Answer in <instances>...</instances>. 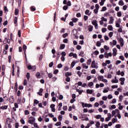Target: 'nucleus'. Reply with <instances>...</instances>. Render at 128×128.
Here are the masks:
<instances>
[{"mask_svg": "<svg viewBox=\"0 0 128 128\" xmlns=\"http://www.w3.org/2000/svg\"><path fill=\"white\" fill-rule=\"evenodd\" d=\"M96 46H97L98 48L102 46V43L100 41H98L96 44Z\"/></svg>", "mask_w": 128, "mask_h": 128, "instance_id": "4be33fe9", "label": "nucleus"}, {"mask_svg": "<svg viewBox=\"0 0 128 128\" xmlns=\"http://www.w3.org/2000/svg\"><path fill=\"white\" fill-rule=\"evenodd\" d=\"M104 48L106 50H110V47L106 45L104 46Z\"/></svg>", "mask_w": 128, "mask_h": 128, "instance_id": "f704fd0d", "label": "nucleus"}, {"mask_svg": "<svg viewBox=\"0 0 128 128\" xmlns=\"http://www.w3.org/2000/svg\"><path fill=\"white\" fill-rule=\"evenodd\" d=\"M103 22H108V19L104 18V17H102L101 18Z\"/></svg>", "mask_w": 128, "mask_h": 128, "instance_id": "de8ad7c7", "label": "nucleus"}, {"mask_svg": "<svg viewBox=\"0 0 128 128\" xmlns=\"http://www.w3.org/2000/svg\"><path fill=\"white\" fill-rule=\"evenodd\" d=\"M24 114L26 116H28V114H30V112L28 111V110H26L24 112Z\"/></svg>", "mask_w": 128, "mask_h": 128, "instance_id": "c9c22d12", "label": "nucleus"}, {"mask_svg": "<svg viewBox=\"0 0 128 128\" xmlns=\"http://www.w3.org/2000/svg\"><path fill=\"white\" fill-rule=\"evenodd\" d=\"M14 90H15V92H18V82L15 83V85L14 86Z\"/></svg>", "mask_w": 128, "mask_h": 128, "instance_id": "ddd939ff", "label": "nucleus"}, {"mask_svg": "<svg viewBox=\"0 0 128 128\" xmlns=\"http://www.w3.org/2000/svg\"><path fill=\"white\" fill-rule=\"evenodd\" d=\"M68 36V33H65L62 35V38H66Z\"/></svg>", "mask_w": 128, "mask_h": 128, "instance_id": "58836bf2", "label": "nucleus"}, {"mask_svg": "<svg viewBox=\"0 0 128 128\" xmlns=\"http://www.w3.org/2000/svg\"><path fill=\"white\" fill-rule=\"evenodd\" d=\"M48 76L50 78H52V73L48 74Z\"/></svg>", "mask_w": 128, "mask_h": 128, "instance_id": "13d9d810", "label": "nucleus"}, {"mask_svg": "<svg viewBox=\"0 0 128 128\" xmlns=\"http://www.w3.org/2000/svg\"><path fill=\"white\" fill-rule=\"evenodd\" d=\"M61 54L62 56H66V54L64 52H62Z\"/></svg>", "mask_w": 128, "mask_h": 128, "instance_id": "a18cd8bd", "label": "nucleus"}, {"mask_svg": "<svg viewBox=\"0 0 128 128\" xmlns=\"http://www.w3.org/2000/svg\"><path fill=\"white\" fill-rule=\"evenodd\" d=\"M67 6H72V2H70V1L67 2Z\"/></svg>", "mask_w": 128, "mask_h": 128, "instance_id": "5fc2aeb1", "label": "nucleus"}, {"mask_svg": "<svg viewBox=\"0 0 128 128\" xmlns=\"http://www.w3.org/2000/svg\"><path fill=\"white\" fill-rule=\"evenodd\" d=\"M95 8L96 10H99L100 9V6L98 5V4H96L95 5Z\"/></svg>", "mask_w": 128, "mask_h": 128, "instance_id": "864d4df0", "label": "nucleus"}, {"mask_svg": "<svg viewBox=\"0 0 128 128\" xmlns=\"http://www.w3.org/2000/svg\"><path fill=\"white\" fill-rule=\"evenodd\" d=\"M126 78H120V81L121 82H124Z\"/></svg>", "mask_w": 128, "mask_h": 128, "instance_id": "72a5a7b5", "label": "nucleus"}, {"mask_svg": "<svg viewBox=\"0 0 128 128\" xmlns=\"http://www.w3.org/2000/svg\"><path fill=\"white\" fill-rule=\"evenodd\" d=\"M54 66V62H51L49 64V68H52V66Z\"/></svg>", "mask_w": 128, "mask_h": 128, "instance_id": "680f3d73", "label": "nucleus"}, {"mask_svg": "<svg viewBox=\"0 0 128 128\" xmlns=\"http://www.w3.org/2000/svg\"><path fill=\"white\" fill-rule=\"evenodd\" d=\"M100 122H98L96 123V128H100Z\"/></svg>", "mask_w": 128, "mask_h": 128, "instance_id": "bb28decb", "label": "nucleus"}, {"mask_svg": "<svg viewBox=\"0 0 128 128\" xmlns=\"http://www.w3.org/2000/svg\"><path fill=\"white\" fill-rule=\"evenodd\" d=\"M10 98L12 100L10 101V102H11V104H14V96H11Z\"/></svg>", "mask_w": 128, "mask_h": 128, "instance_id": "aec40b11", "label": "nucleus"}, {"mask_svg": "<svg viewBox=\"0 0 128 128\" xmlns=\"http://www.w3.org/2000/svg\"><path fill=\"white\" fill-rule=\"evenodd\" d=\"M104 58H108L109 56H108V52H105L104 54Z\"/></svg>", "mask_w": 128, "mask_h": 128, "instance_id": "c756f323", "label": "nucleus"}, {"mask_svg": "<svg viewBox=\"0 0 128 128\" xmlns=\"http://www.w3.org/2000/svg\"><path fill=\"white\" fill-rule=\"evenodd\" d=\"M26 78L28 80H30V72L26 73Z\"/></svg>", "mask_w": 128, "mask_h": 128, "instance_id": "6ab92c4d", "label": "nucleus"}, {"mask_svg": "<svg viewBox=\"0 0 128 128\" xmlns=\"http://www.w3.org/2000/svg\"><path fill=\"white\" fill-rule=\"evenodd\" d=\"M66 82H70V78L66 77Z\"/></svg>", "mask_w": 128, "mask_h": 128, "instance_id": "ea45409f", "label": "nucleus"}, {"mask_svg": "<svg viewBox=\"0 0 128 128\" xmlns=\"http://www.w3.org/2000/svg\"><path fill=\"white\" fill-rule=\"evenodd\" d=\"M36 76L37 78H40V72H36Z\"/></svg>", "mask_w": 128, "mask_h": 128, "instance_id": "9b49d317", "label": "nucleus"}, {"mask_svg": "<svg viewBox=\"0 0 128 128\" xmlns=\"http://www.w3.org/2000/svg\"><path fill=\"white\" fill-rule=\"evenodd\" d=\"M68 38H65L63 40V42H64V44H68Z\"/></svg>", "mask_w": 128, "mask_h": 128, "instance_id": "a19ab883", "label": "nucleus"}, {"mask_svg": "<svg viewBox=\"0 0 128 128\" xmlns=\"http://www.w3.org/2000/svg\"><path fill=\"white\" fill-rule=\"evenodd\" d=\"M112 56H116L117 54L116 52H118V50H116V48H114L112 50Z\"/></svg>", "mask_w": 128, "mask_h": 128, "instance_id": "39448f33", "label": "nucleus"}, {"mask_svg": "<svg viewBox=\"0 0 128 128\" xmlns=\"http://www.w3.org/2000/svg\"><path fill=\"white\" fill-rule=\"evenodd\" d=\"M117 16L119 18H120V16H122V12H118Z\"/></svg>", "mask_w": 128, "mask_h": 128, "instance_id": "4d7b16f0", "label": "nucleus"}, {"mask_svg": "<svg viewBox=\"0 0 128 128\" xmlns=\"http://www.w3.org/2000/svg\"><path fill=\"white\" fill-rule=\"evenodd\" d=\"M36 122V118L34 117L31 116L29 118L28 123L30 124H34V123Z\"/></svg>", "mask_w": 128, "mask_h": 128, "instance_id": "f03ea898", "label": "nucleus"}, {"mask_svg": "<svg viewBox=\"0 0 128 128\" xmlns=\"http://www.w3.org/2000/svg\"><path fill=\"white\" fill-rule=\"evenodd\" d=\"M88 30L89 32H92V30L94 28V26H92V25H89L88 26Z\"/></svg>", "mask_w": 128, "mask_h": 128, "instance_id": "0eeeda50", "label": "nucleus"}, {"mask_svg": "<svg viewBox=\"0 0 128 128\" xmlns=\"http://www.w3.org/2000/svg\"><path fill=\"white\" fill-rule=\"evenodd\" d=\"M104 38L105 40H110V38H108V36L106 35L104 36Z\"/></svg>", "mask_w": 128, "mask_h": 128, "instance_id": "8fccbe9b", "label": "nucleus"}, {"mask_svg": "<svg viewBox=\"0 0 128 128\" xmlns=\"http://www.w3.org/2000/svg\"><path fill=\"white\" fill-rule=\"evenodd\" d=\"M65 76H66V78H68V76H72V73H70V72H66L65 74Z\"/></svg>", "mask_w": 128, "mask_h": 128, "instance_id": "f8f14e48", "label": "nucleus"}, {"mask_svg": "<svg viewBox=\"0 0 128 128\" xmlns=\"http://www.w3.org/2000/svg\"><path fill=\"white\" fill-rule=\"evenodd\" d=\"M76 48L78 50H81L82 49V46H80V45H78L76 46Z\"/></svg>", "mask_w": 128, "mask_h": 128, "instance_id": "69168bd1", "label": "nucleus"}, {"mask_svg": "<svg viewBox=\"0 0 128 128\" xmlns=\"http://www.w3.org/2000/svg\"><path fill=\"white\" fill-rule=\"evenodd\" d=\"M58 73V70H55L54 71V74H57Z\"/></svg>", "mask_w": 128, "mask_h": 128, "instance_id": "09e8293b", "label": "nucleus"}, {"mask_svg": "<svg viewBox=\"0 0 128 128\" xmlns=\"http://www.w3.org/2000/svg\"><path fill=\"white\" fill-rule=\"evenodd\" d=\"M84 51H81V52H80V53H79L78 56H82L84 55Z\"/></svg>", "mask_w": 128, "mask_h": 128, "instance_id": "cd10ccee", "label": "nucleus"}, {"mask_svg": "<svg viewBox=\"0 0 128 128\" xmlns=\"http://www.w3.org/2000/svg\"><path fill=\"white\" fill-rule=\"evenodd\" d=\"M106 10H107V8H106V6H103L101 10V12H106Z\"/></svg>", "mask_w": 128, "mask_h": 128, "instance_id": "c85d7f7f", "label": "nucleus"}, {"mask_svg": "<svg viewBox=\"0 0 128 128\" xmlns=\"http://www.w3.org/2000/svg\"><path fill=\"white\" fill-rule=\"evenodd\" d=\"M98 80H102L104 79V76H99L98 77Z\"/></svg>", "mask_w": 128, "mask_h": 128, "instance_id": "dca6fc26", "label": "nucleus"}, {"mask_svg": "<svg viewBox=\"0 0 128 128\" xmlns=\"http://www.w3.org/2000/svg\"><path fill=\"white\" fill-rule=\"evenodd\" d=\"M72 21L73 22H78V18H72Z\"/></svg>", "mask_w": 128, "mask_h": 128, "instance_id": "a878e982", "label": "nucleus"}, {"mask_svg": "<svg viewBox=\"0 0 128 128\" xmlns=\"http://www.w3.org/2000/svg\"><path fill=\"white\" fill-rule=\"evenodd\" d=\"M96 118V120H100V118H102V115L100 114H98L97 116H95Z\"/></svg>", "mask_w": 128, "mask_h": 128, "instance_id": "b1692460", "label": "nucleus"}, {"mask_svg": "<svg viewBox=\"0 0 128 128\" xmlns=\"http://www.w3.org/2000/svg\"><path fill=\"white\" fill-rule=\"evenodd\" d=\"M104 58V54H101L99 56V58L102 60V58Z\"/></svg>", "mask_w": 128, "mask_h": 128, "instance_id": "79ce46f5", "label": "nucleus"}, {"mask_svg": "<svg viewBox=\"0 0 128 128\" xmlns=\"http://www.w3.org/2000/svg\"><path fill=\"white\" fill-rule=\"evenodd\" d=\"M14 24H17V23H18V17H16V16H15V17H14Z\"/></svg>", "mask_w": 128, "mask_h": 128, "instance_id": "412c9836", "label": "nucleus"}, {"mask_svg": "<svg viewBox=\"0 0 128 128\" xmlns=\"http://www.w3.org/2000/svg\"><path fill=\"white\" fill-rule=\"evenodd\" d=\"M92 68H98V66L96 65V61L95 60H93L92 62Z\"/></svg>", "mask_w": 128, "mask_h": 128, "instance_id": "20e7f679", "label": "nucleus"}, {"mask_svg": "<svg viewBox=\"0 0 128 128\" xmlns=\"http://www.w3.org/2000/svg\"><path fill=\"white\" fill-rule=\"evenodd\" d=\"M60 124H62V122H60H60H57L55 124V126H60Z\"/></svg>", "mask_w": 128, "mask_h": 128, "instance_id": "7c9ffc66", "label": "nucleus"}, {"mask_svg": "<svg viewBox=\"0 0 128 128\" xmlns=\"http://www.w3.org/2000/svg\"><path fill=\"white\" fill-rule=\"evenodd\" d=\"M102 100H108V96H103Z\"/></svg>", "mask_w": 128, "mask_h": 128, "instance_id": "603ef678", "label": "nucleus"}, {"mask_svg": "<svg viewBox=\"0 0 128 128\" xmlns=\"http://www.w3.org/2000/svg\"><path fill=\"white\" fill-rule=\"evenodd\" d=\"M124 98V96H122V95H121L119 96V99L120 100H119V102H122V99Z\"/></svg>", "mask_w": 128, "mask_h": 128, "instance_id": "6e6d98bb", "label": "nucleus"}, {"mask_svg": "<svg viewBox=\"0 0 128 128\" xmlns=\"http://www.w3.org/2000/svg\"><path fill=\"white\" fill-rule=\"evenodd\" d=\"M73 36H76L78 34V30L76 28H74L72 30Z\"/></svg>", "mask_w": 128, "mask_h": 128, "instance_id": "423d86ee", "label": "nucleus"}, {"mask_svg": "<svg viewBox=\"0 0 128 128\" xmlns=\"http://www.w3.org/2000/svg\"><path fill=\"white\" fill-rule=\"evenodd\" d=\"M106 32V28H102V32Z\"/></svg>", "mask_w": 128, "mask_h": 128, "instance_id": "338daca9", "label": "nucleus"}, {"mask_svg": "<svg viewBox=\"0 0 128 128\" xmlns=\"http://www.w3.org/2000/svg\"><path fill=\"white\" fill-rule=\"evenodd\" d=\"M98 54H100V52H98V50H95L94 52V54H95V56H98Z\"/></svg>", "mask_w": 128, "mask_h": 128, "instance_id": "4c0bfd02", "label": "nucleus"}, {"mask_svg": "<svg viewBox=\"0 0 128 128\" xmlns=\"http://www.w3.org/2000/svg\"><path fill=\"white\" fill-rule=\"evenodd\" d=\"M116 128H120V124H117L116 125Z\"/></svg>", "mask_w": 128, "mask_h": 128, "instance_id": "774afa93", "label": "nucleus"}, {"mask_svg": "<svg viewBox=\"0 0 128 128\" xmlns=\"http://www.w3.org/2000/svg\"><path fill=\"white\" fill-rule=\"evenodd\" d=\"M108 30H114L113 28H112V26L110 25L108 26Z\"/></svg>", "mask_w": 128, "mask_h": 128, "instance_id": "a211bd4d", "label": "nucleus"}, {"mask_svg": "<svg viewBox=\"0 0 128 128\" xmlns=\"http://www.w3.org/2000/svg\"><path fill=\"white\" fill-rule=\"evenodd\" d=\"M57 68H62V64H60L58 65Z\"/></svg>", "mask_w": 128, "mask_h": 128, "instance_id": "e433bc0d", "label": "nucleus"}, {"mask_svg": "<svg viewBox=\"0 0 128 128\" xmlns=\"http://www.w3.org/2000/svg\"><path fill=\"white\" fill-rule=\"evenodd\" d=\"M81 104L82 106V108H92V105L90 104H86L84 102H81Z\"/></svg>", "mask_w": 128, "mask_h": 128, "instance_id": "f257e3e1", "label": "nucleus"}, {"mask_svg": "<svg viewBox=\"0 0 128 128\" xmlns=\"http://www.w3.org/2000/svg\"><path fill=\"white\" fill-rule=\"evenodd\" d=\"M75 65H76V62H75V61H73V62H72V64H71V66H72V68H74Z\"/></svg>", "mask_w": 128, "mask_h": 128, "instance_id": "473e14b6", "label": "nucleus"}, {"mask_svg": "<svg viewBox=\"0 0 128 128\" xmlns=\"http://www.w3.org/2000/svg\"><path fill=\"white\" fill-rule=\"evenodd\" d=\"M91 62H92V59H89L87 62V64L88 66L90 64Z\"/></svg>", "mask_w": 128, "mask_h": 128, "instance_id": "c03bdc74", "label": "nucleus"}, {"mask_svg": "<svg viewBox=\"0 0 128 128\" xmlns=\"http://www.w3.org/2000/svg\"><path fill=\"white\" fill-rule=\"evenodd\" d=\"M116 43H117L116 40H113L112 44H113L114 46H116Z\"/></svg>", "mask_w": 128, "mask_h": 128, "instance_id": "e2e57ef3", "label": "nucleus"}, {"mask_svg": "<svg viewBox=\"0 0 128 128\" xmlns=\"http://www.w3.org/2000/svg\"><path fill=\"white\" fill-rule=\"evenodd\" d=\"M32 12H35L36 8H34V6H31L30 8Z\"/></svg>", "mask_w": 128, "mask_h": 128, "instance_id": "052dcab7", "label": "nucleus"}, {"mask_svg": "<svg viewBox=\"0 0 128 128\" xmlns=\"http://www.w3.org/2000/svg\"><path fill=\"white\" fill-rule=\"evenodd\" d=\"M82 68H86V70H87V68H88V66H86V64H82Z\"/></svg>", "mask_w": 128, "mask_h": 128, "instance_id": "4468645a", "label": "nucleus"}, {"mask_svg": "<svg viewBox=\"0 0 128 128\" xmlns=\"http://www.w3.org/2000/svg\"><path fill=\"white\" fill-rule=\"evenodd\" d=\"M8 106H4L0 107V110H8Z\"/></svg>", "mask_w": 128, "mask_h": 128, "instance_id": "6e6552de", "label": "nucleus"}, {"mask_svg": "<svg viewBox=\"0 0 128 128\" xmlns=\"http://www.w3.org/2000/svg\"><path fill=\"white\" fill-rule=\"evenodd\" d=\"M18 12H19L18 9V8L15 9L14 14L16 16H18Z\"/></svg>", "mask_w": 128, "mask_h": 128, "instance_id": "5701e85b", "label": "nucleus"}, {"mask_svg": "<svg viewBox=\"0 0 128 128\" xmlns=\"http://www.w3.org/2000/svg\"><path fill=\"white\" fill-rule=\"evenodd\" d=\"M119 6H124V2H122V0H120L118 2Z\"/></svg>", "mask_w": 128, "mask_h": 128, "instance_id": "f3484780", "label": "nucleus"}, {"mask_svg": "<svg viewBox=\"0 0 128 128\" xmlns=\"http://www.w3.org/2000/svg\"><path fill=\"white\" fill-rule=\"evenodd\" d=\"M110 118H112V117H107L106 118V122H108L109 120H110Z\"/></svg>", "mask_w": 128, "mask_h": 128, "instance_id": "bf43d9fd", "label": "nucleus"}, {"mask_svg": "<svg viewBox=\"0 0 128 128\" xmlns=\"http://www.w3.org/2000/svg\"><path fill=\"white\" fill-rule=\"evenodd\" d=\"M126 8H128V6L124 5V6H123L124 10H126Z\"/></svg>", "mask_w": 128, "mask_h": 128, "instance_id": "0e129e2a", "label": "nucleus"}, {"mask_svg": "<svg viewBox=\"0 0 128 128\" xmlns=\"http://www.w3.org/2000/svg\"><path fill=\"white\" fill-rule=\"evenodd\" d=\"M88 19V16H84V20L86 22V20Z\"/></svg>", "mask_w": 128, "mask_h": 128, "instance_id": "3c124183", "label": "nucleus"}, {"mask_svg": "<svg viewBox=\"0 0 128 128\" xmlns=\"http://www.w3.org/2000/svg\"><path fill=\"white\" fill-rule=\"evenodd\" d=\"M92 92H94L93 90L88 89L86 90V94H92Z\"/></svg>", "mask_w": 128, "mask_h": 128, "instance_id": "1a4fd4ad", "label": "nucleus"}, {"mask_svg": "<svg viewBox=\"0 0 128 128\" xmlns=\"http://www.w3.org/2000/svg\"><path fill=\"white\" fill-rule=\"evenodd\" d=\"M58 118L59 122H62V115H60L58 116Z\"/></svg>", "mask_w": 128, "mask_h": 128, "instance_id": "393cba45", "label": "nucleus"}, {"mask_svg": "<svg viewBox=\"0 0 128 128\" xmlns=\"http://www.w3.org/2000/svg\"><path fill=\"white\" fill-rule=\"evenodd\" d=\"M40 104V102L38 100L36 99L34 100V106H36V104Z\"/></svg>", "mask_w": 128, "mask_h": 128, "instance_id": "9d476101", "label": "nucleus"}, {"mask_svg": "<svg viewBox=\"0 0 128 128\" xmlns=\"http://www.w3.org/2000/svg\"><path fill=\"white\" fill-rule=\"evenodd\" d=\"M64 48H66V44H62L60 46V50H64Z\"/></svg>", "mask_w": 128, "mask_h": 128, "instance_id": "2eb2a0df", "label": "nucleus"}, {"mask_svg": "<svg viewBox=\"0 0 128 128\" xmlns=\"http://www.w3.org/2000/svg\"><path fill=\"white\" fill-rule=\"evenodd\" d=\"M92 86H94V82H90L88 84V86L89 87Z\"/></svg>", "mask_w": 128, "mask_h": 128, "instance_id": "37998d69", "label": "nucleus"}, {"mask_svg": "<svg viewBox=\"0 0 128 128\" xmlns=\"http://www.w3.org/2000/svg\"><path fill=\"white\" fill-rule=\"evenodd\" d=\"M68 6H63V10H68Z\"/></svg>", "mask_w": 128, "mask_h": 128, "instance_id": "49530a36", "label": "nucleus"}, {"mask_svg": "<svg viewBox=\"0 0 128 128\" xmlns=\"http://www.w3.org/2000/svg\"><path fill=\"white\" fill-rule=\"evenodd\" d=\"M118 122V119L116 118H114L112 119V124H114V122Z\"/></svg>", "mask_w": 128, "mask_h": 128, "instance_id": "2f4dec72", "label": "nucleus"}, {"mask_svg": "<svg viewBox=\"0 0 128 128\" xmlns=\"http://www.w3.org/2000/svg\"><path fill=\"white\" fill-rule=\"evenodd\" d=\"M92 24H93V26H94L96 30H98V21H96V20H94L92 22Z\"/></svg>", "mask_w": 128, "mask_h": 128, "instance_id": "7ed1b4c3", "label": "nucleus"}]
</instances>
